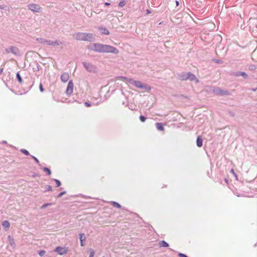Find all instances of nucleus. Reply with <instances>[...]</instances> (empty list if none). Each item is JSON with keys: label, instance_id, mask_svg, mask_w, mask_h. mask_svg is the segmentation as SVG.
<instances>
[{"label": "nucleus", "instance_id": "nucleus-1", "mask_svg": "<svg viewBox=\"0 0 257 257\" xmlns=\"http://www.w3.org/2000/svg\"><path fill=\"white\" fill-rule=\"evenodd\" d=\"M73 37L78 41H90L93 39L92 34L86 33H77L73 35Z\"/></svg>", "mask_w": 257, "mask_h": 257}, {"label": "nucleus", "instance_id": "nucleus-2", "mask_svg": "<svg viewBox=\"0 0 257 257\" xmlns=\"http://www.w3.org/2000/svg\"><path fill=\"white\" fill-rule=\"evenodd\" d=\"M129 82L132 85L145 91H149L151 90V87L150 86L146 84L143 83L142 81H129Z\"/></svg>", "mask_w": 257, "mask_h": 257}, {"label": "nucleus", "instance_id": "nucleus-3", "mask_svg": "<svg viewBox=\"0 0 257 257\" xmlns=\"http://www.w3.org/2000/svg\"><path fill=\"white\" fill-rule=\"evenodd\" d=\"M103 53H111L113 54H118V50L113 46L107 45H104L103 49Z\"/></svg>", "mask_w": 257, "mask_h": 257}, {"label": "nucleus", "instance_id": "nucleus-4", "mask_svg": "<svg viewBox=\"0 0 257 257\" xmlns=\"http://www.w3.org/2000/svg\"><path fill=\"white\" fill-rule=\"evenodd\" d=\"M250 30L254 32H257V19L253 18L249 20Z\"/></svg>", "mask_w": 257, "mask_h": 257}, {"label": "nucleus", "instance_id": "nucleus-5", "mask_svg": "<svg viewBox=\"0 0 257 257\" xmlns=\"http://www.w3.org/2000/svg\"><path fill=\"white\" fill-rule=\"evenodd\" d=\"M213 92L215 95H229L230 93L228 91L223 90L219 88H214L213 89Z\"/></svg>", "mask_w": 257, "mask_h": 257}, {"label": "nucleus", "instance_id": "nucleus-6", "mask_svg": "<svg viewBox=\"0 0 257 257\" xmlns=\"http://www.w3.org/2000/svg\"><path fill=\"white\" fill-rule=\"evenodd\" d=\"M93 48L92 49L93 50H94L96 52L103 53V49L104 45L101 44L95 43V44H93Z\"/></svg>", "mask_w": 257, "mask_h": 257}, {"label": "nucleus", "instance_id": "nucleus-7", "mask_svg": "<svg viewBox=\"0 0 257 257\" xmlns=\"http://www.w3.org/2000/svg\"><path fill=\"white\" fill-rule=\"evenodd\" d=\"M28 8L29 10L34 12L39 13L41 10V8L36 4H30L28 6Z\"/></svg>", "mask_w": 257, "mask_h": 257}, {"label": "nucleus", "instance_id": "nucleus-8", "mask_svg": "<svg viewBox=\"0 0 257 257\" xmlns=\"http://www.w3.org/2000/svg\"><path fill=\"white\" fill-rule=\"evenodd\" d=\"M73 88H74V84L73 83V82L69 81L67 87V89L66 90V93L68 95H71L73 93Z\"/></svg>", "mask_w": 257, "mask_h": 257}, {"label": "nucleus", "instance_id": "nucleus-9", "mask_svg": "<svg viewBox=\"0 0 257 257\" xmlns=\"http://www.w3.org/2000/svg\"><path fill=\"white\" fill-rule=\"evenodd\" d=\"M55 251L57 252L60 255H63L67 252V249L65 247L58 246L55 248Z\"/></svg>", "mask_w": 257, "mask_h": 257}, {"label": "nucleus", "instance_id": "nucleus-10", "mask_svg": "<svg viewBox=\"0 0 257 257\" xmlns=\"http://www.w3.org/2000/svg\"><path fill=\"white\" fill-rule=\"evenodd\" d=\"M83 64L85 68L90 72L94 71L95 70V67L90 63L84 62Z\"/></svg>", "mask_w": 257, "mask_h": 257}, {"label": "nucleus", "instance_id": "nucleus-11", "mask_svg": "<svg viewBox=\"0 0 257 257\" xmlns=\"http://www.w3.org/2000/svg\"><path fill=\"white\" fill-rule=\"evenodd\" d=\"M79 236L80 240V245L81 246H83L84 245L83 241L86 239L85 234L84 233H80L79 234Z\"/></svg>", "mask_w": 257, "mask_h": 257}, {"label": "nucleus", "instance_id": "nucleus-12", "mask_svg": "<svg viewBox=\"0 0 257 257\" xmlns=\"http://www.w3.org/2000/svg\"><path fill=\"white\" fill-rule=\"evenodd\" d=\"M196 144L198 147H201L203 145V140L201 137L200 136L197 138Z\"/></svg>", "mask_w": 257, "mask_h": 257}, {"label": "nucleus", "instance_id": "nucleus-13", "mask_svg": "<svg viewBox=\"0 0 257 257\" xmlns=\"http://www.w3.org/2000/svg\"><path fill=\"white\" fill-rule=\"evenodd\" d=\"M158 130L160 131H164V127L163 124L161 122H157L155 124Z\"/></svg>", "mask_w": 257, "mask_h": 257}, {"label": "nucleus", "instance_id": "nucleus-14", "mask_svg": "<svg viewBox=\"0 0 257 257\" xmlns=\"http://www.w3.org/2000/svg\"><path fill=\"white\" fill-rule=\"evenodd\" d=\"M99 30L101 31L102 35H108L109 34V31L105 28H99Z\"/></svg>", "mask_w": 257, "mask_h": 257}, {"label": "nucleus", "instance_id": "nucleus-15", "mask_svg": "<svg viewBox=\"0 0 257 257\" xmlns=\"http://www.w3.org/2000/svg\"><path fill=\"white\" fill-rule=\"evenodd\" d=\"M2 225L3 227L6 230L8 229L10 226L9 222L7 220L3 221Z\"/></svg>", "mask_w": 257, "mask_h": 257}, {"label": "nucleus", "instance_id": "nucleus-16", "mask_svg": "<svg viewBox=\"0 0 257 257\" xmlns=\"http://www.w3.org/2000/svg\"><path fill=\"white\" fill-rule=\"evenodd\" d=\"M61 80H68L69 78V75L68 73H64L61 75Z\"/></svg>", "mask_w": 257, "mask_h": 257}, {"label": "nucleus", "instance_id": "nucleus-17", "mask_svg": "<svg viewBox=\"0 0 257 257\" xmlns=\"http://www.w3.org/2000/svg\"><path fill=\"white\" fill-rule=\"evenodd\" d=\"M160 247H167L169 246V244L164 240H162L159 243Z\"/></svg>", "mask_w": 257, "mask_h": 257}, {"label": "nucleus", "instance_id": "nucleus-18", "mask_svg": "<svg viewBox=\"0 0 257 257\" xmlns=\"http://www.w3.org/2000/svg\"><path fill=\"white\" fill-rule=\"evenodd\" d=\"M111 204L114 207H116V208H120L121 207V206L120 205L116 202H114V201H111L110 202Z\"/></svg>", "mask_w": 257, "mask_h": 257}, {"label": "nucleus", "instance_id": "nucleus-19", "mask_svg": "<svg viewBox=\"0 0 257 257\" xmlns=\"http://www.w3.org/2000/svg\"><path fill=\"white\" fill-rule=\"evenodd\" d=\"M186 78L190 80H193L195 79V76L193 74L189 73L188 74V77Z\"/></svg>", "mask_w": 257, "mask_h": 257}, {"label": "nucleus", "instance_id": "nucleus-20", "mask_svg": "<svg viewBox=\"0 0 257 257\" xmlns=\"http://www.w3.org/2000/svg\"><path fill=\"white\" fill-rule=\"evenodd\" d=\"M43 170L44 172H46L48 175H51V172L49 168H48L47 167H44L43 168Z\"/></svg>", "mask_w": 257, "mask_h": 257}, {"label": "nucleus", "instance_id": "nucleus-21", "mask_svg": "<svg viewBox=\"0 0 257 257\" xmlns=\"http://www.w3.org/2000/svg\"><path fill=\"white\" fill-rule=\"evenodd\" d=\"M48 43V44L50 45L55 46V45H59L57 41H49Z\"/></svg>", "mask_w": 257, "mask_h": 257}, {"label": "nucleus", "instance_id": "nucleus-22", "mask_svg": "<svg viewBox=\"0 0 257 257\" xmlns=\"http://www.w3.org/2000/svg\"><path fill=\"white\" fill-rule=\"evenodd\" d=\"M52 205V203H45L41 207V209H44L46 207H48V206H51Z\"/></svg>", "mask_w": 257, "mask_h": 257}, {"label": "nucleus", "instance_id": "nucleus-23", "mask_svg": "<svg viewBox=\"0 0 257 257\" xmlns=\"http://www.w3.org/2000/svg\"><path fill=\"white\" fill-rule=\"evenodd\" d=\"M89 250H90V253H89V257H94V254H95L94 250L93 249H91V248Z\"/></svg>", "mask_w": 257, "mask_h": 257}, {"label": "nucleus", "instance_id": "nucleus-24", "mask_svg": "<svg viewBox=\"0 0 257 257\" xmlns=\"http://www.w3.org/2000/svg\"><path fill=\"white\" fill-rule=\"evenodd\" d=\"M237 75H241L244 78L246 79L247 78V74L245 72H239L238 73Z\"/></svg>", "mask_w": 257, "mask_h": 257}, {"label": "nucleus", "instance_id": "nucleus-25", "mask_svg": "<svg viewBox=\"0 0 257 257\" xmlns=\"http://www.w3.org/2000/svg\"><path fill=\"white\" fill-rule=\"evenodd\" d=\"M45 191H50L52 190V187L50 185H46L45 187Z\"/></svg>", "mask_w": 257, "mask_h": 257}, {"label": "nucleus", "instance_id": "nucleus-26", "mask_svg": "<svg viewBox=\"0 0 257 257\" xmlns=\"http://www.w3.org/2000/svg\"><path fill=\"white\" fill-rule=\"evenodd\" d=\"M20 151L26 155H29V153L25 149H21Z\"/></svg>", "mask_w": 257, "mask_h": 257}, {"label": "nucleus", "instance_id": "nucleus-27", "mask_svg": "<svg viewBox=\"0 0 257 257\" xmlns=\"http://www.w3.org/2000/svg\"><path fill=\"white\" fill-rule=\"evenodd\" d=\"M140 119L142 122H145L146 120V117L143 115L140 116Z\"/></svg>", "mask_w": 257, "mask_h": 257}, {"label": "nucleus", "instance_id": "nucleus-28", "mask_svg": "<svg viewBox=\"0 0 257 257\" xmlns=\"http://www.w3.org/2000/svg\"><path fill=\"white\" fill-rule=\"evenodd\" d=\"M54 180L56 183L57 187H59L61 185V182H60L59 180H58L57 179H54Z\"/></svg>", "mask_w": 257, "mask_h": 257}, {"label": "nucleus", "instance_id": "nucleus-29", "mask_svg": "<svg viewBox=\"0 0 257 257\" xmlns=\"http://www.w3.org/2000/svg\"><path fill=\"white\" fill-rule=\"evenodd\" d=\"M230 173H232L234 176V177L236 178V179H237V176L236 174V173H235L233 169H231Z\"/></svg>", "mask_w": 257, "mask_h": 257}, {"label": "nucleus", "instance_id": "nucleus-30", "mask_svg": "<svg viewBox=\"0 0 257 257\" xmlns=\"http://www.w3.org/2000/svg\"><path fill=\"white\" fill-rule=\"evenodd\" d=\"M125 4V3L124 2V1H121L120 2V3H119V6L120 7H123Z\"/></svg>", "mask_w": 257, "mask_h": 257}, {"label": "nucleus", "instance_id": "nucleus-31", "mask_svg": "<svg viewBox=\"0 0 257 257\" xmlns=\"http://www.w3.org/2000/svg\"><path fill=\"white\" fill-rule=\"evenodd\" d=\"M32 158L35 161L37 164H39L40 162L37 159V158L33 156H31Z\"/></svg>", "mask_w": 257, "mask_h": 257}, {"label": "nucleus", "instance_id": "nucleus-32", "mask_svg": "<svg viewBox=\"0 0 257 257\" xmlns=\"http://www.w3.org/2000/svg\"><path fill=\"white\" fill-rule=\"evenodd\" d=\"M65 194H66V192L65 191H63V192H61L60 194H58L57 197L58 198H60L61 197H62Z\"/></svg>", "mask_w": 257, "mask_h": 257}, {"label": "nucleus", "instance_id": "nucleus-33", "mask_svg": "<svg viewBox=\"0 0 257 257\" xmlns=\"http://www.w3.org/2000/svg\"><path fill=\"white\" fill-rule=\"evenodd\" d=\"M178 255L179 257H188L186 254L182 253H179Z\"/></svg>", "mask_w": 257, "mask_h": 257}, {"label": "nucleus", "instance_id": "nucleus-34", "mask_svg": "<svg viewBox=\"0 0 257 257\" xmlns=\"http://www.w3.org/2000/svg\"><path fill=\"white\" fill-rule=\"evenodd\" d=\"M45 250H41L39 254L40 256H43L45 253Z\"/></svg>", "mask_w": 257, "mask_h": 257}, {"label": "nucleus", "instance_id": "nucleus-35", "mask_svg": "<svg viewBox=\"0 0 257 257\" xmlns=\"http://www.w3.org/2000/svg\"><path fill=\"white\" fill-rule=\"evenodd\" d=\"M39 88H40V90L41 92L44 91V89H43V86H42V84L41 83H40V84Z\"/></svg>", "mask_w": 257, "mask_h": 257}, {"label": "nucleus", "instance_id": "nucleus-36", "mask_svg": "<svg viewBox=\"0 0 257 257\" xmlns=\"http://www.w3.org/2000/svg\"><path fill=\"white\" fill-rule=\"evenodd\" d=\"M84 104L86 107H90V106H91V103L88 102H85L84 103Z\"/></svg>", "mask_w": 257, "mask_h": 257}, {"label": "nucleus", "instance_id": "nucleus-37", "mask_svg": "<svg viewBox=\"0 0 257 257\" xmlns=\"http://www.w3.org/2000/svg\"><path fill=\"white\" fill-rule=\"evenodd\" d=\"M8 238H9V240H10V243H11V245L14 244V240H12V241H11V236H10V235H9V236H8Z\"/></svg>", "mask_w": 257, "mask_h": 257}, {"label": "nucleus", "instance_id": "nucleus-38", "mask_svg": "<svg viewBox=\"0 0 257 257\" xmlns=\"http://www.w3.org/2000/svg\"><path fill=\"white\" fill-rule=\"evenodd\" d=\"M17 79L18 80H22L21 77L18 73H17Z\"/></svg>", "mask_w": 257, "mask_h": 257}, {"label": "nucleus", "instance_id": "nucleus-39", "mask_svg": "<svg viewBox=\"0 0 257 257\" xmlns=\"http://www.w3.org/2000/svg\"><path fill=\"white\" fill-rule=\"evenodd\" d=\"M11 51H12V53H13L14 54H16V53L15 52V48H11Z\"/></svg>", "mask_w": 257, "mask_h": 257}, {"label": "nucleus", "instance_id": "nucleus-40", "mask_svg": "<svg viewBox=\"0 0 257 257\" xmlns=\"http://www.w3.org/2000/svg\"><path fill=\"white\" fill-rule=\"evenodd\" d=\"M224 181L226 183V184H228V180L227 178H225Z\"/></svg>", "mask_w": 257, "mask_h": 257}, {"label": "nucleus", "instance_id": "nucleus-41", "mask_svg": "<svg viewBox=\"0 0 257 257\" xmlns=\"http://www.w3.org/2000/svg\"><path fill=\"white\" fill-rule=\"evenodd\" d=\"M175 3H176V6H178L179 5V2L178 1H176Z\"/></svg>", "mask_w": 257, "mask_h": 257}, {"label": "nucleus", "instance_id": "nucleus-42", "mask_svg": "<svg viewBox=\"0 0 257 257\" xmlns=\"http://www.w3.org/2000/svg\"><path fill=\"white\" fill-rule=\"evenodd\" d=\"M229 114H230L231 116H234V114L233 112H229Z\"/></svg>", "mask_w": 257, "mask_h": 257}, {"label": "nucleus", "instance_id": "nucleus-43", "mask_svg": "<svg viewBox=\"0 0 257 257\" xmlns=\"http://www.w3.org/2000/svg\"><path fill=\"white\" fill-rule=\"evenodd\" d=\"M5 7L3 6L0 5V9H4Z\"/></svg>", "mask_w": 257, "mask_h": 257}, {"label": "nucleus", "instance_id": "nucleus-44", "mask_svg": "<svg viewBox=\"0 0 257 257\" xmlns=\"http://www.w3.org/2000/svg\"><path fill=\"white\" fill-rule=\"evenodd\" d=\"M23 82V81H19V83H20V84H21V85H22V82Z\"/></svg>", "mask_w": 257, "mask_h": 257}, {"label": "nucleus", "instance_id": "nucleus-45", "mask_svg": "<svg viewBox=\"0 0 257 257\" xmlns=\"http://www.w3.org/2000/svg\"><path fill=\"white\" fill-rule=\"evenodd\" d=\"M105 5H109V3H105Z\"/></svg>", "mask_w": 257, "mask_h": 257}, {"label": "nucleus", "instance_id": "nucleus-46", "mask_svg": "<svg viewBox=\"0 0 257 257\" xmlns=\"http://www.w3.org/2000/svg\"><path fill=\"white\" fill-rule=\"evenodd\" d=\"M257 88L252 89L253 91H255Z\"/></svg>", "mask_w": 257, "mask_h": 257}]
</instances>
